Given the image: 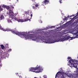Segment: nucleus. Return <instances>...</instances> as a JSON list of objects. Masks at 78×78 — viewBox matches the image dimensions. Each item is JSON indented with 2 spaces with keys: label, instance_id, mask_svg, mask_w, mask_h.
Masks as SVG:
<instances>
[{
  "label": "nucleus",
  "instance_id": "nucleus-1",
  "mask_svg": "<svg viewBox=\"0 0 78 78\" xmlns=\"http://www.w3.org/2000/svg\"><path fill=\"white\" fill-rule=\"evenodd\" d=\"M0 30H3L4 31H11L12 33H13V34H16V35H18V36H20L21 37V32H19L18 31H16V28H15L13 30H10L9 29H5L2 28V26L0 24Z\"/></svg>",
  "mask_w": 78,
  "mask_h": 78
},
{
  "label": "nucleus",
  "instance_id": "nucleus-2",
  "mask_svg": "<svg viewBox=\"0 0 78 78\" xmlns=\"http://www.w3.org/2000/svg\"><path fill=\"white\" fill-rule=\"evenodd\" d=\"M43 70L42 68H41L40 66L38 67L36 66L35 67H31L29 71L33 72H37L39 73Z\"/></svg>",
  "mask_w": 78,
  "mask_h": 78
},
{
  "label": "nucleus",
  "instance_id": "nucleus-3",
  "mask_svg": "<svg viewBox=\"0 0 78 78\" xmlns=\"http://www.w3.org/2000/svg\"><path fill=\"white\" fill-rule=\"evenodd\" d=\"M70 38V37L69 36H68L66 38L64 36H61L58 39L56 40L55 42H61V41H67Z\"/></svg>",
  "mask_w": 78,
  "mask_h": 78
},
{
  "label": "nucleus",
  "instance_id": "nucleus-4",
  "mask_svg": "<svg viewBox=\"0 0 78 78\" xmlns=\"http://www.w3.org/2000/svg\"><path fill=\"white\" fill-rule=\"evenodd\" d=\"M64 75H65L64 73L59 71L56 74L55 78H64L65 77Z\"/></svg>",
  "mask_w": 78,
  "mask_h": 78
},
{
  "label": "nucleus",
  "instance_id": "nucleus-5",
  "mask_svg": "<svg viewBox=\"0 0 78 78\" xmlns=\"http://www.w3.org/2000/svg\"><path fill=\"white\" fill-rule=\"evenodd\" d=\"M49 1L48 0H44L42 2V5L43 4V5H46L47 3H48V2H49Z\"/></svg>",
  "mask_w": 78,
  "mask_h": 78
},
{
  "label": "nucleus",
  "instance_id": "nucleus-6",
  "mask_svg": "<svg viewBox=\"0 0 78 78\" xmlns=\"http://www.w3.org/2000/svg\"><path fill=\"white\" fill-rule=\"evenodd\" d=\"M9 15L12 19H14V18L16 17V16L14 15V13L12 14L9 13Z\"/></svg>",
  "mask_w": 78,
  "mask_h": 78
},
{
  "label": "nucleus",
  "instance_id": "nucleus-7",
  "mask_svg": "<svg viewBox=\"0 0 78 78\" xmlns=\"http://www.w3.org/2000/svg\"><path fill=\"white\" fill-rule=\"evenodd\" d=\"M76 61V60H73L72 59H71L69 61V62H70V64H72L73 63H75V62Z\"/></svg>",
  "mask_w": 78,
  "mask_h": 78
},
{
  "label": "nucleus",
  "instance_id": "nucleus-8",
  "mask_svg": "<svg viewBox=\"0 0 78 78\" xmlns=\"http://www.w3.org/2000/svg\"><path fill=\"white\" fill-rule=\"evenodd\" d=\"M0 15H1L0 16V20H2L4 19V16H3V14H2L1 13Z\"/></svg>",
  "mask_w": 78,
  "mask_h": 78
},
{
  "label": "nucleus",
  "instance_id": "nucleus-9",
  "mask_svg": "<svg viewBox=\"0 0 78 78\" xmlns=\"http://www.w3.org/2000/svg\"><path fill=\"white\" fill-rule=\"evenodd\" d=\"M31 19H28V17H27L26 18V19H23L24 22H27L28 20H29L30 22L31 21Z\"/></svg>",
  "mask_w": 78,
  "mask_h": 78
},
{
  "label": "nucleus",
  "instance_id": "nucleus-10",
  "mask_svg": "<svg viewBox=\"0 0 78 78\" xmlns=\"http://www.w3.org/2000/svg\"><path fill=\"white\" fill-rule=\"evenodd\" d=\"M75 38H78V35H76L75 37H71L70 39V40H72L73 39H75Z\"/></svg>",
  "mask_w": 78,
  "mask_h": 78
},
{
  "label": "nucleus",
  "instance_id": "nucleus-11",
  "mask_svg": "<svg viewBox=\"0 0 78 78\" xmlns=\"http://www.w3.org/2000/svg\"><path fill=\"white\" fill-rule=\"evenodd\" d=\"M9 14H14V12L12 11L10 9L9 10Z\"/></svg>",
  "mask_w": 78,
  "mask_h": 78
},
{
  "label": "nucleus",
  "instance_id": "nucleus-12",
  "mask_svg": "<svg viewBox=\"0 0 78 78\" xmlns=\"http://www.w3.org/2000/svg\"><path fill=\"white\" fill-rule=\"evenodd\" d=\"M18 22H23V20H21L20 19H18Z\"/></svg>",
  "mask_w": 78,
  "mask_h": 78
},
{
  "label": "nucleus",
  "instance_id": "nucleus-13",
  "mask_svg": "<svg viewBox=\"0 0 78 78\" xmlns=\"http://www.w3.org/2000/svg\"><path fill=\"white\" fill-rule=\"evenodd\" d=\"M32 14L31 11L29 10L28 11V15H30V14Z\"/></svg>",
  "mask_w": 78,
  "mask_h": 78
},
{
  "label": "nucleus",
  "instance_id": "nucleus-14",
  "mask_svg": "<svg viewBox=\"0 0 78 78\" xmlns=\"http://www.w3.org/2000/svg\"><path fill=\"white\" fill-rule=\"evenodd\" d=\"M40 38L41 39L44 40V38H45V37L41 36L40 37Z\"/></svg>",
  "mask_w": 78,
  "mask_h": 78
},
{
  "label": "nucleus",
  "instance_id": "nucleus-15",
  "mask_svg": "<svg viewBox=\"0 0 78 78\" xmlns=\"http://www.w3.org/2000/svg\"><path fill=\"white\" fill-rule=\"evenodd\" d=\"M33 6H35L37 8V7H38L39 6V4H36L35 5V4H33Z\"/></svg>",
  "mask_w": 78,
  "mask_h": 78
},
{
  "label": "nucleus",
  "instance_id": "nucleus-16",
  "mask_svg": "<svg viewBox=\"0 0 78 78\" xmlns=\"http://www.w3.org/2000/svg\"><path fill=\"white\" fill-rule=\"evenodd\" d=\"M1 47L2 49H4V48H5V46H4L3 44H1Z\"/></svg>",
  "mask_w": 78,
  "mask_h": 78
},
{
  "label": "nucleus",
  "instance_id": "nucleus-17",
  "mask_svg": "<svg viewBox=\"0 0 78 78\" xmlns=\"http://www.w3.org/2000/svg\"><path fill=\"white\" fill-rule=\"evenodd\" d=\"M32 7L34 9H37V7H36V6H33L32 5Z\"/></svg>",
  "mask_w": 78,
  "mask_h": 78
},
{
  "label": "nucleus",
  "instance_id": "nucleus-18",
  "mask_svg": "<svg viewBox=\"0 0 78 78\" xmlns=\"http://www.w3.org/2000/svg\"><path fill=\"white\" fill-rule=\"evenodd\" d=\"M1 6H0V12H1V11H3V9H2Z\"/></svg>",
  "mask_w": 78,
  "mask_h": 78
},
{
  "label": "nucleus",
  "instance_id": "nucleus-19",
  "mask_svg": "<svg viewBox=\"0 0 78 78\" xmlns=\"http://www.w3.org/2000/svg\"><path fill=\"white\" fill-rule=\"evenodd\" d=\"M6 9H7L8 10H9V9L10 8V7H9V6H6Z\"/></svg>",
  "mask_w": 78,
  "mask_h": 78
},
{
  "label": "nucleus",
  "instance_id": "nucleus-20",
  "mask_svg": "<svg viewBox=\"0 0 78 78\" xmlns=\"http://www.w3.org/2000/svg\"><path fill=\"white\" fill-rule=\"evenodd\" d=\"M6 5H3L2 6V8H3V7L4 8H5L6 7Z\"/></svg>",
  "mask_w": 78,
  "mask_h": 78
},
{
  "label": "nucleus",
  "instance_id": "nucleus-21",
  "mask_svg": "<svg viewBox=\"0 0 78 78\" xmlns=\"http://www.w3.org/2000/svg\"><path fill=\"white\" fill-rule=\"evenodd\" d=\"M14 19H15V20H16V21H18V22L19 20V19H18V18H16V17L14 18Z\"/></svg>",
  "mask_w": 78,
  "mask_h": 78
},
{
  "label": "nucleus",
  "instance_id": "nucleus-22",
  "mask_svg": "<svg viewBox=\"0 0 78 78\" xmlns=\"http://www.w3.org/2000/svg\"><path fill=\"white\" fill-rule=\"evenodd\" d=\"M8 23H12V21L10 20H8Z\"/></svg>",
  "mask_w": 78,
  "mask_h": 78
},
{
  "label": "nucleus",
  "instance_id": "nucleus-23",
  "mask_svg": "<svg viewBox=\"0 0 78 78\" xmlns=\"http://www.w3.org/2000/svg\"><path fill=\"white\" fill-rule=\"evenodd\" d=\"M67 18L66 17L65 18H64L63 19V20H64V21H65V20H67Z\"/></svg>",
  "mask_w": 78,
  "mask_h": 78
},
{
  "label": "nucleus",
  "instance_id": "nucleus-24",
  "mask_svg": "<svg viewBox=\"0 0 78 78\" xmlns=\"http://www.w3.org/2000/svg\"><path fill=\"white\" fill-rule=\"evenodd\" d=\"M50 28L51 29H52L53 28H55V26H51L50 27Z\"/></svg>",
  "mask_w": 78,
  "mask_h": 78
},
{
  "label": "nucleus",
  "instance_id": "nucleus-25",
  "mask_svg": "<svg viewBox=\"0 0 78 78\" xmlns=\"http://www.w3.org/2000/svg\"><path fill=\"white\" fill-rule=\"evenodd\" d=\"M25 14H26V15H27L28 14V11H25Z\"/></svg>",
  "mask_w": 78,
  "mask_h": 78
},
{
  "label": "nucleus",
  "instance_id": "nucleus-26",
  "mask_svg": "<svg viewBox=\"0 0 78 78\" xmlns=\"http://www.w3.org/2000/svg\"><path fill=\"white\" fill-rule=\"evenodd\" d=\"M43 77L44 78H47V76L45 75H44L43 76Z\"/></svg>",
  "mask_w": 78,
  "mask_h": 78
},
{
  "label": "nucleus",
  "instance_id": "nucleus-27",
  "mask_svg": "<svg viewBox=\"0 0 78 78\" xmlns=\"http://www.w3.org/2000/svg\"><path fill=\"white\" fill-rule=\"evenodd\" d=\"M30 16L31 17H33V14H32V13H31V14H30Z\"/></svg>",
  "mask_w": 78,
  "mask_h": 78
},
{
  "label": "nucleus",
  "instance_id": "nucleus-28",
  "mask_svg": "<svg viewBox=\"0 0 78 78\" xmlns=\"http://www.w3.org/2000/svg\"><path fill=\"white\" fill-rule=\"evenodd\" d=\"M70 59V57H68V59Z\"/></svg>",
  "mask_w": 78,
  "mask_h": 78
},
{
  "label": "nucleus",
  "instance_id": "nucleus-29",
  "mask_svg": "<svg viewBox=\"0 0 78 78\" xmlns=\"http://www.w3.org/2000/svg\"><path fill=\"white\" fill-rule=\"evenodd\" d=\"M12 8L13 9H14V6H12Z\"/></svg>",
  "mask_w": 78,
  "mask_h": 78
},
{
  "label": "nucleus",
  "instance_id": "nucleus-30",
  "mask_svg": "<svg viewBox=\"0 0 78 78\" xmlns=\"http://www.w3.org/2000/svg\"><path fill=\"white\" fill-rule=\"evenodd\" d=\"M60 3H62V2H61V0L59 1Z\"/></svg>",
  "mask_w": 78,
  "mask_h": 78
},
{
  "label": "nucleus",
  "instance_id": "nucleus-31",
  "mask_svg": "<svg viewBox=\"0 0 78 78\" xmlns=\"http://www.w3.org/2000/svg\"><path fill=\"white\" fill-rule=\"evenodd\" d=\"M2 65L0 63V67H2Z\"/></svg>",
  "mask_w": 78,
  "mask_h": 78
},
{
  "label": "nucleus",
  "instance_id": "nucleus-32",
  "mask_svg": "<svg viewBox=\"0 0 78 78\" xmlns=\"http://www.w3.org/2000/svg\"><path fill=\"white\" fill-rule=\"evenodd\" d=\"M32 1L34 2L35 1V0H32Z\"/></svg>",
  "mask_w": 78,
  "mask_h": 78
},
{
  "label": "nucleus",
  "instance_id": "nucleus-33",
  "mask_svg": "<svg viewBox=\"0 0 78 78\" xmlns=\"http://www.w3.org/2000/svg\"><path fill=\"white\" fill-rule=\"evenodd\" d=\"M9 50H10V51H11V50H12L11 49H10Z\"/></svg>",
  "mask_w": 78,
  "mask_h": 78
},
{
  "label": "nucleus",
  "instance_id": "nucleus-34",
  "mask_svg": "<svg viewBox=\"0 0 78 78\" xmlns=\"http://www.w3.org/2000/svg\"><path fill=\"white\" fill-rule=\"evenodd\" d=\"M72 17V16H70V17Z\"/></svg>",
  "mask_w": 78,
  "mask_h": 78
},
{
  "label": "nucleus",
  "instance_id": "nucleus-35",
  "mask_svg": "<svg viewBox=\"0 0 78 78\" xmlns=\"http://www.w3.org/2000/svg\"><path fill=\"white\" fill-rule=\"evenodd\" d=\"M41 23H42V22L41 21Z\"/></svg>",
  "mask_w": 78,
  "mask_h": 78
},
{
  "label": "nucleus",
  "instance_id": "nucleus-36",
  "mask_svg": "<svg viewBox=\"0 0 78 78\" xmlns=\"http://www.w3.org/2000/svg\"><path fill=\"white\" fill-rule=\"evenodd\" d=\"M17 2H18L19 1V0H17Z\"/></svg>",
  "mask_w": 78,
  "mask_h": 78
},
{
  "label": "nucleus",
  "instance_id": "nucleus-37",
  "mask_svg": "<svg viewBox=\"0 0 78 78\" xmlns=\"http://www.w3.org/2000/svg\"><path fill=\"white\" fill-rule=\"evenodd\" d=\"M38 66V65H37V66Z\"/></svg>",
  "mask_w": 78,
  "mask_h": 78
},
{
  "label": "nucleus",
  "instance_id": "nucleus-38",
  "mask_svg": "<svg viewBox=\"0 0 78 78\" xmlns=\"http://www.w3.org/2000/svg\"><path fill=\"white\" fill-rule=\"evenodd\" d=\"M30 19H31V17L30 18Z\"/></svg>",
  "mask_w": 78,
  "mask_h": 78
},
{
  "label": "nucleus",
  "instance_id": "nucleus-39",
  "mask_svg": "<svg viewBox=\"0 0 78 78\" xmlns=\"http://www.w3.org/2000/svg\"><path fill=\"white\" fill-rule=\"evenodd\" d=\"M40 78H41V77H40Z\"/></svg>",
  "mask_w": 78,
  "mask_h": 78
},
{
  "label": "nucleus",
  "instance_id": "nucleus-40",
  "mask_svg": "<svg viewBox=\"0 0 78 78\" xmlns=\"http://www.w3.org/2000/svg\"><path fill=\"white\" fill-rule=\"evenodd\" d=\"M53 43H54V42H53Z\"/></svg>",
  "mask_w": 78,
  "mask_h": 78
},
{
  "label": "nucleus",
  "instance_id": "nucleus-41",
  "mask_svg": "<svg viewBox=\"0 0 78 78\" xmlns=\"http://www.w3.org/2000/svg\"><path fill=\"white\" fill-rule=\"evenodd\" d=\"M78 5V4H77Z\"/></svg>",
  "mask_w": 78,
  "mask_h": 78
},
{
  "label": "nucleus",
  "instance_id": "nucleus-42",
  "mask_svg": "<svg viewBox=\"0 0 78 78\" xmlns=\"http://www.w3.org/2000/svg\"><path fill=\"white\" fill-rule=\"evenodd\" d=\"M77 58H78V57H77Z\"/></svg>",
  "mask_w": 78,
  "mask_h": 78
}]
</instances>
